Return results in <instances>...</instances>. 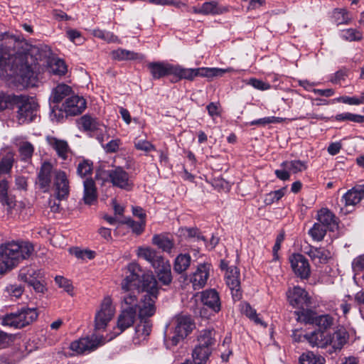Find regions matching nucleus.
<instances>
[{"mask_svg":"<svg viewBox=\"0 0 364 364\" xmlns=\"http://www.w3.org/2000/svg\"><path fill=\"white\" fill-rule=\"evenodd\" d=\"M36 48L20 36H10L0 43V68L19 75V82L25 88L38 87L41 82L35 72L37 58Z\"/></svg>","mask_w":364,"mask_h":364,"instance_id":"1","label":"nucleus"},{"mask_svg":"<svg viewBox=\"0 0 364 364\" xmlns=\"http://www.w3.org/2000/svg\"><path fill=\"white\" fill-rule=\"evenodd\" d=\"M34 247L28 241L8 242L0 245V274L16 267L33 254Z\"/></svg>","mask_w":364,"mask_h":364,"instance_id":"2","label":"nucleus"},{"mask_svg":"<svg viewBox=\"0 0 364 364\" xmlns=\"http://www.w3.org/2000/svg\"><path fill=\"white\" fill-rule=\"evenodd\" d=\"M233 71L234 69L230 67L228 68L207 67L184 68L179 65H173L172 78L169 80L171 82H176L182 79L193 81L197 77H207L212 80L214 77H222L224 74Z\"/></svg>","mask_w":364,"mask_h":364,"instance_id":"3","label":"nucleus"},{"mask_svg":"<svg viewBox=\"0 0 364 364\" xmlns=\"http://www.w3.org/2000/svg\"><path fill=\"white\" fill-rule=\"evenodd\" d=\"M141 284V286L136 289L137 293H139L140 289L146 293L142 299V306L140 309L141 315H154L156 312L155 302L159 291L158 282L151 272L143 274Z\"/></svg>","mask_w":364,"mask_h":364,"instance_id":"4","label":"nucleus"},{"mask_svg":"<svg viewBox=\"0 0 364 364\" xmlns=\"http://www.w3.org/2000/svg\"><path fill=\"white\" fill-rule=\"evenodd\" d=\"M215 331L213 329H204L197 336V343L192 350V358L194 364H205L212 353V347L214 346Z\"/></svg>","mask_w":364,"mask_h":364,"instance_id":"5","label":"nucleus"},{"mask_svg":"<svg viewBox=\"0 0 364 364\" xmlns=\"http://www.w3.org/2000/svg\"><path fill=\"white\" fill-rule=\"evenodd\" d=\"M13 107L17 109L16 119L19 124H28L36 117L38 104L35 98L26 95H13Z\"/></svg>","mask_w":364,"mask_h":364,"instance_id":"6","label":"nucleus"},{"mask_svg":"<svg viewBox=\"0 0 364 364\" xmlns=\"http://www.w3.org/2000/svg\"><path fill=\"white\" fill-rule=\"evenodd\" d=\"M38 316V314L36 308L23 306L16 312L4 316L1 323L4 326L21 328L32 323Z\"/></svg>","mask_w":364,"mask_h":364,"instance_id":"7","label":"nucleus"},{"mask_svg":"<svg viewBox=\"0 0 364 364\" xmlns=\"http://www.w3.org/2000/svg\"><path fill=\"white\" fill-rule=\"evenodd\" d=\"M115 313V307L112 304L110 296H105L101 304L100 310L96 313L95 318V327L96 330H102L106 328L108 323L112 319Z\"/></svg>","mask_w":364,"mask_h":364,"instance_id":"8","label":"nucleus"},{"mask_svg":"<svg viewBox=\"0 0 364 364\" xmlns=\"http://www.w3.org/2000/svg\"><path fill=\"white\" fill-rule=\"evenodd\" d=\"M62 107L66 116H76L85 111L87 102L82 96L75 92H68Z\"/></svg>","mask_w":364,"mask_h":364,"instance_id":"9","label":"nucleus"},{"mask_svg":"<svg viewBox=\"0 0 364 364\" xmlns=\"http://www.w3.org/2000/svg\"><path fill=\"white\" fill-rule=\"evenodd\" d=\"M102 337L92 336L82 338L70 343V348L77 354L90 353L104 344Z\"/></svg>","mask_w":364,"mask_h":364,"instance_id":"10","label":"nucleus"},{"mask_svg":"<svg viewBox=\"0 0 364 364\" xmlns=\"http://www.w3.org/2000/svg\"><path fill=\"white\" fill-rule=\"evenodd\" d=\"M109 178L114 186L129 191L134 183L129 174L121 166H116L107 172Z\"/></svg>","mask_w":364,"mask_h":364,"instance_id":"11","label":"nucleus"},{"mask_svg":"<svg viewBox=\"0 0 364 364\" xmlns=\"http://www.w3.org/2000/svg\"><path fill=\"white\" fill-rule=\"evenodd\" d=\"M53 177V188L55 197L59 200L67 198L70 193V182L66 173L60 169H55Z\"/></svg>","mask_w":364,"mask_h":364,"instance_id":"12","label":"nucleus"},{"mask_svg":"<svg viewBox=\"0 0 364 364\" xmlns=\"http://www.w3.org/2000/svg\"><path fill=\"white\" fill-rule=\"evenodd\" d=\"M127 275L122 281L121 287L123 291H129L137 289L138 282L141 269L136 262H132L127 265Z\"/></svg>","mask_w":364,"mask_h":364,"instance_id":"13","label":"nucleus"},{"mask_svg":"<svg viewBox=\"0 0 364 364\" xmlns=\"http://www.w3.org/2000/svg\"><path fill=\"white\" fill-rule=\"evenodd\" d=\"M240 275L239 269L235 266L230 267L225 272L226 284L231 290L232 298L235 300H240L242 297Z\"/></svg>","mask_w":364,"mask_h":364,"instance_id":"14","label":"nucleus"},{"mask_svg":"<svg viewBox=\"0 0 364 364\" xmlns=\"http://www.w3.org/2000/svg\"><path fill=\"white\" fill-rule=\"evenodd\" d=\"M152 316L153 315H141V313L139 312V321L135 327V333L133 337V341L134 343H141V342L146 340L150 335L152 328V323L149 318Z\"/></svg>","mask_w":364,"mask_h":364,"instance_id":"15","label":"nucleus"},{"mask_svg":"<svg viewBox=\"0 0 364 364\" xmlns=\"http://www.w3.org/2000/svg\"><path fill=\"white\" fill-rule=\"evenodd\" d=\"M291 267L294 273L301 278L306 279L310 275V266L307 259L301 254H293L289 257Z\"/></svg>","mask_w":364,"mask_h":364,"instance_id":"16","label":"nucleus"},{"mask_svg":"<svg viewBox=\"0 0 364 364\" xmlns=\"http://www.w3.org/2000/svg\"><path fill=\"white\" fill-rule=\"evenodd\" d=\"M287 298L294 307L304 308L311 304V298L308 293L299 287H294L287 292Z\"/></svg>","mask_w":364,"mask_h":364,"instance_id":"17","label":"nucleus"},{"mask_svg":"<svg viewBox=\"0 0 364 364\" xmlns=\"http://www.w3.org/2000/svg\"><path fill=\"white\" fill-rule=\"evenodd\" d=\"M210 267L209 264H200L191 274L190 282L195 290L200 289L205 286L209 277Z\"/></svg>","mask_w":364,"mask_h":364,"instance_id":"18","label":"nucleus"},{"mask_svg":"<svg viewBox=\"0 0 364 364\" xmlns=\"http://www.w3.org/2000/svg\"><path fill=\"white\" fill-rule=\"evenodd\" d=\"M147 68L155 80L164 77L172 78L173 65L164 62H151L148 63Z\"/></svg>","mask_w":364,"mask_h":364,"instance_id":"19","label":"nucleus"},{"mask_svg":"<svg viewBox=\"0 0 364 364\" xmlns=\"http://www.w3.org/2000/svg\"><path fill=\"white\" fill-rule=\"evenodd\" d=\"M53 172V165L50 162L45 161L42 164L38 174L37 183L43 192L49 191Z\"/></svg>","mask_w":364,"mask_h":364,"instance_id":"20","label":"nucleus"},{"mask_svg":"<svg viewBox=\"0 0 364 364\" xmlns=\"http://www.w3.org/2000/svg\"><path fill=\"white\" fill-rule=\"evenodd\" d=\"M124 294L122 298L120 309L129 311H135L136 314L138 312L139 314L142 306V299L139 301L138 296L134 290L124 291Z\"/></svg>","mask_w":364,"mask_h":364,"instance_id":"21","label":"nucleus"},{"mask_svg":"<svg viewBox=\"0 0 364 364\" xmlns=\"http://www.w3.org/2000/svg\"><path fill=\"white\" fill-rule=\"evenodd\" d=\"M317 220L318 223L326 228L329 231H335L338 228V219L328 208H321L318 211Z\"/></svg>","mask_w":364,"mask_h":364,"instance_id":"22","label":"nucleus"},{"mask_svg":"<svg viewBox=\"0 0 364 364\" xmlns=\"http://www.w3.org/2000/svg\"><path fill=\"white\" fill-rule=\"evenodd\" d=\"M328 338L329 345L336 351L340 350L347 343L349 335L343 326H338L332 335H328Z\"/></svg>","mask_w":364,"mask_h":364,"instance_id":"23","label":"nucleus"},{"mask_svg":"<svg viewBox=\"0 0 364 364\" xmlns=\"http://www.w3.org/2000/svg\"><path fill=\"white\" fill-rule=\"evenodd\" d=\"M156 276L163 284L168 285L172 282L171 264L168 260L163 258L153 267Z\"/></svg>","mask_w":364,"mask_h":364,"instance_id":"24","label":"nucleus"},{"mask_svg":"<svg viewBox=\"0 0 364 364\" xmlns=\"http://www.w3.org/2000/svg\"><path fill=\"white\" fill-rule=\"evenodd\" d=\"M364 198V184H358L348 190L342 197L345 206H355Z\"/></svg>","mask_w":364,"mask_h":364,"instance_id":"25","label":"nucleus"},{"mask_svg":"<svg viewBox=\"0 0 364 364\" xmlns=\"http://www.w3.org/2000/svg\"><path fill=\"white\" fill-rule=\"evenodd\" d=\"M77 124L80 129L90 133L101 131L103 127V124L97 118L90 114L82 116L77 120Z\"/></svg>","mask_w":364,"mask_h":364,"instance_id":"26","label":"nucleus"},{"mask_svg":"<svg viewBox=\"0 0 364 364\" xmlns=\"http://www.w3.org/2000/svg\"><path fill=\"white\" fill-rule=\"evenodd\" d=\"M308 255L316 265L324 264L331 258V253L324 247H311Z\"/></svg>","mask_w":364,"mask_h":364,"instance_id":"27","label":"nucleus"},{"mask_svg":"<svg viewBox=\"0 0 364 364\" xmlns=\"http://www.w3.org/2000/svg\"><path fill=\"white\" fill-rule=\"evenodd\" d=\"M203 304L215 312L220 310V300L218 293L215 289L205 290L201 294Z\"/></svg>","mask_w":364,"mask_h":364,"instance_id":"28","label":"nucleus"},{"mask_svg":"<svg viewBox=\"0 0 364 364\" xmlns=\"http://www.w3.org/2000/svg\"><path fill=\"white\" fill-rule=\"evenodd\" d=\"M48 144L56 151L58 156L65 160L70 151L68 144L66 141L57 139L54 136H47Z\"/></svg>","mask_w":364,"mask_h":364,"instance_id":"29","label":"nucleus"},{"mask_svg":"<svg viewBox=\"0 0 364 364\" xmlns=\"http://www.w3.org/2000/svg\"><path fill=\"white\" fill-rule=\"evenodd\" d=\"M304 338L312 346H317L323 348L329 345L330 338H328V335L321 331H315L306 334Z\"/></svg>","mask_w":364,"mask_h":364,"instance_id":"30","label":"nucleus"},{"mask_svg":"<svg viewBox=\"0 0 364 364\" xmlns=\"http://www.w3.org/2000/svg\"><path fill=\"white\" fill-rule=\"evenodd\" d=\"M195 325L191 317L179 316L176 317L174 329L178 333L186 337L194 328Z\"/></svg>","mask_w":364,"mask_h":364,"instance_id":"31","label":"nucleus"},{"mask_svg":"<svg viewBox=\"0 0 364 364\" xmlns=\"http://www.w3.org/2000/svg\"><path fill=\"white\" fill-rule=\"evenodd\" d=\"M136 314L135 311H129L124 309L120 310V313L117 318V328L122 333L126 329L131 327L136 319Z\"/></svg>","mask_w":364,"mask_h":364,"instance_id":"32","label":"nucleus"},{"mask_svg":"<svg viewBox=\"0 0 364 364\" xmlns=\"http://www.w3.org/2000/svg\"><path fill=\"white\" fill-rule=\"evenodd\" d=\"M137 255L149 262L152 267L156 266L164 258L158 255L156 250L148 247H139L137 250Z\"/></svg>","mask_w":364,"mask_h":364,"instance_id":"33","label":"nucleus"},{"mask_svg":"<svg viewBox=\"0 0 364 364\" xmlns=\"http://www.w3.org/2000/svg\"><path fill=\"white\" fill-rule=\"evenodd\" d=\"M112 58L118 61L130 60H143L144 55L141 53L128 50L124 48H118L111 53Z\"/></svg>","mask_w":364,"mask_h":364,"instance_id":"34","label":"nucleus"},{"mask_svg":"<svg viewBox=\"0 0 364 364\" xmlns=\"http://www.w3.org/2000/svg\"><path fill=\"white\" fill-rule=\"evenodd\" d=\"M42 273L41 270L36 269L31 267H24L19 270V280L27 283L28 285L36 279H41Z\"/></svg>","mask_w":364,"mask_h":364,"instance_id":"35","label":"nucleus"},{"mask_svg":"<svg viewBox=\"0 0 364 364\" xmlns=\"http://www.w3.org/2000/svg\"><path fill=\"white\" fill-rule=\"evenodd\" d=\"M83 200L85 204L91 205L97 197L95 181L92 179H86L84 183Z\"/></svg>","mask_w":364,"mask_h":364,"instance_id":"36","label":"nucleus"},{"mask_svg":"<svg viewBox=\"0 0 364 364\" xmlns=\"http://www.w3.org/2000/svg\"><path fill=\"white\" fill-rule=\"evenodd\" d=\"M228 8L216 1H207L202 4L203 15H220L228 11Z\"/></svg>","mask_w":364,"mask_h":364,"instance_id":"37","label":"nucleus"},{"mask_svg":"<svg viewBox=\"0 0 364 364\" xmlns=\"http://www.w3.org/2000/svg\"><path fill=\"white\" fill-rule=\"evenodd\" d=\"M14 153L6 151L0 157V175L9 173L14 163Z\"/></svg>","mask_w":364,"mask_h":364,"instance_id":"38","label":"nucleus"},{"mask_svg":"<svg viewBox=\"0 0 364 364\" xmlns=\"http://www.w3.org/2000/svg\"><path fill=\"white\" fill-rule=\"evenodd\" d=\"M191 257L188 254H180L175 259L173 270L178 274L186 272L190 267Z\"/></svg>","mask_w":364,"mask_h":364,"instance_id":"39","label":"nucleus"},{"mask_svg":"<svg viewBox=\"0 0 364 364\" xmlns=\"http://www.w3.org/2000/svg\"><path fill=\"white\" fill-rule=\"evenodd\" d=\"M152 243L168 253L171 252L174 246L173 241L163 235H154L152 237Z\"/></svg>","mask_w":364,"mask_h":364,"instance_id":"40","label":"nucleus"},{"mask_svg":"<svg viewBox=\"0 0 364 364\" xmlns=\"http://www.w3.org/2000/svg\"><path fill=\"white\" fill-rule=\"evenodd\" d=\"M18 153L21 161H29L34 152L33 145L27 141H21L17 144Z\"/></svg>","mask_w":364,"mask_h":364,"instance_id":"41","label":"nucleus"},{"mask_svg":"<svg viewBox=\"0 0 364 364\" xmlns=\"http://www.w3.org/2000/svg\"><path fill=\"white\" fill-rule=\"evenodd\" d=\"M348 70L343 68L331 76L330 81L334 85L346 87L348 84Z\"/></svg>","mask_w":364,"mask_h":364,"instance_id":"42","label":"nucleus"},{"mask_svg":"<svg viewBox=\"0 0 364 364\" xmlns=\"http://www.w3.org/2000/svg\"><path fill=\"white\" fill-rule=\"evenodd\" d=\"M281 167L284 169H288L289 171L293 173H297L306 169L307 166L306 162L300 160L285 161L281 164Z\"/></svg>","mask_w":364,"mask_h":364,"instance_id":"43","label":"nucleus"},{"mask_svg":"<svg viewBox=\"0 0 364 364\" xmlns=\"http://www.w3.org/2000/svg\"><path fill=\"white\" fill-rule=\"evenodd\" d=\"M333 18L337 26L348 25L351 22L348 11L345 9H335L333 12Z\"/></svg>","mask_w":364,"mask_h":364,"instance_id":"44","label":"nucleus"},{"mask_svg":"<svg viewBox=\"0 0 364 364\" xmlns=\"http://www.w3.org/2000/svg\"><path fill=\"white\" fill-rule=\"evenodd\" d=\"M324 362L325 360L322 356L316 355L311 351L304 353L299 357L301 364H324Z\"/></svg>","mask_w":364,"mask_h":364,"instance_id":"45","label":"nucleus"},{"mask_svg":"<svg viewBox=\"0 0 364 364\" xmlns=\"http://www.w3.org/2000/svg\"><path fill=\"white\" fill-rule=\"evenodd\" d=\"M340 37L346 41H359L362 39V33L355 28H347L341 31Z\"/></svg>","mask_w":364,"mask_h":364,"instance_id":"46","label":"nucleus"},{"mask_svg":"<svg viewBox=\"0 0 364 364\" xmlns=\"http://www.w3.org/2000/svg\"><path fill=\"white\" fill-rule=\"evenodd\" d=\"M327 228L323 226L321 223H316L313 227L309 230V234L312 239L315 241H322L326 234Z\"/></svg>","mask_w":364,"mask_h":364,"instance_id":"47","label":"nucleus"},{"mask_svg":"<svg viewBox=\"0 0 364 364\" xmlns=\"http://www.w3.org/2000/svg\"><path fill=\"white\" fill-rule=\"evenodd\" d=\"M246 84L252 86L255 89L262 91L269 89H277L274 85H272L267 80H262L255 77H251L247 80Z\"/></svg>","mask_w":364,"mask_h":364,"instance_id":"48","label":"nucleus"},{"mask_svg":"<svg viewBox=\"0 0 364 364\" xmlns=\"http://www.w3.org/2000/svg\"><path fill=\"white\" fill-rule=\"evenodd\" d=\"M301 309V311L297 312L299 319L306 323L315 324L318 316L316 314L310 309H305L304 307Z\"/></svg>","mask_w":364,"mask_h":364,"instance_id":"49","label":"nucleus"},{"mask_svg":"<svg viewBox=\"0 0 364 364\" xmlns=\"http://www.w3.org/2000/svg\"><path fill=\"white\" fill-rule=\"evenodd\" d=\"M242 311L250 319L254 321L256 323L260 324L264 327L267 324L264 323L257 316L256 311L252 308L249 304H244L242 306Z\"/></svg>","mask_w":364,"mask_h":364,"instance_id":"50","label":"nucleus"},{"mask_svg":"<svg viewBox=\"0 0 364 364\" xmlns=\"http://www.w3.org/2000/svg\"><path fill=\"white\" fill-rule=\"evenodd\" d=\"M334 323V318L328 314L318 316L316 320L315 325L318 326L320 328L326 330L331 328Z\"/></svg>","mask_w":364,"mask_h":364,"instance_id":"51","label":"nucleus"},{"mask_svg":"<svg viewBox=\"0 0 364 364\" xmlns=\"http://www.w3.org/2000/svg\"><path fill=\"white\" fill-rule=\"evenodd\" d=\"M286 191L287 188L284 187L279 190L271 191L266 196L264 203L267 205H270L274 202L279 201L285 195Z\"/></svg>","mask_w":364,"mask_h":364,"instance_id":"52","label":"nucleus"},{"mask_svg":"<svg viewBox=\"0 0 364 364\" xmlns=\"http://www.w3.org/2000/svg\"><path fill=\"white\" fill-rule=\"evenodd\" d=\"M92 171V163L88 160H83L77 165V172L81 177L91 175Z\"/></svg>","mask_w":364,"mask_h":364,"instance_id":"53","label":"nucleus"},{"mask_svg":"<svg viewBox=\"0 0 364 364\" xmlns=\"http://www.w3.org/2000/svg\"><path fill=\"white\" fill-rule=\"evenodd\" d=\"M336 119L338 121L348 120V121H351V122H358V123L364 122V116L359 115V114H352V113H349V112L337 114L336 116Z\"/></svg>","mask_w":364,"mask_h":364,"instance_id":"54","label":"nucleus"},{"mask_svg":"<svg viewBox=\"0 0 364 364\" xmlns=\"http://www.w3.org/2000/svg\"><path fill=\"white\" fill-rule=\"evenodd\" d=\"M51 71L53 74L58 75H63L67 72V65L63 60L58 59L50 66Z\"/></svg>","mask_w":364,"mask_h":364,"instance_id":"55","label":"nucleus"},{"mask_svg":"<svg viewBox=\"0 0 364 364\" xmlns=\"http://www.w3.org/2000/svg\"><path fill=\"white\" fill-rule=\"evenodd\" d=\"M67 38L76 45H81L84 42V38L80 31L76 29H69L66 31Z\"/></svg>","mask_w":364,"mask_h":364,"instance_id":"56","label":"nucleus"},{"mask_svg":"<svg viewBox=\"0 0 364 364\" xmlns=\"http://www.w3.org/2000/svg\"><path fill=\"white\" fill-rule=\"evenodd\" d=\"M125 223L132 229V231L136 235H140L144 230L146 225V220H140L136 222L132 219H128L125 221Z\"/></svg>","mask_w":364,"mask_h":364,"instance_id":"57","label":"nucleus"},{"mask_svg":"<svg viewBox=\"0 0 364 364\" xmlns=\"http://www.w3.org/2000/svg\"><path fill=\"white\" fill-rule=\"evenodd\" d=\"M185 337L180 333H178L175 330L173 331L172 335L166 338V343L168 348L173 347L177 346L181 341H182Z\"/></svg>","mask_w":364,"mask_h":364,"instance_id":"58","label":"nucleus"},{"mask_svg":"<svg viewBox=\"0 0 364 364\" xmlns=\"http://www.w3.org/2000/svg\"><path fill=\"white\" fill-rule=\"evenodd\" d=\"M55 281L59 287L64 289V290L68 294H72L73 287L70 280L63 277L57 276L55 278Z\"/></svg>","mask_w":364,"mask_h":364,"instance_id":"59","label":"nucleus"},{"mask_svg":"<svg viewBox=\"0 0 364 364\" xmlns=\"http://www.w3.org/2000/svg\"><path fill=\"white\" fill-rule=\"evenodd\" d=\"M134 146L137 150L143 151L146 153L154 151L155 146L149 141L137 140L134 141Z\"/></svg>","mask_w":364,"mask_h":364,"instance_id":"60","label":"nucleus"},{"mask_svg":"<svg viewBox=\"0 0 364 364\" xmlns=\"http://www.w3.org/2000/svg\"><path fill=\"white\" fill-rule=\"evenodd\" d=\"M340 102L350 105H359L364 104V93L360 97H342L338 100Z\"/></svg>","mask_w":364,"mask_h":364,"instance_id":"61","label":"nucleus"},{"mask_svg":"<svg viewBox=\"0 0 364 364\" xmlns=\"http://www.w3.org/2000/svg\"><path fill=\"white\" fill-rule=\"evenodd\" d=\"M9 106L13 107V95H9L7 92H0V112Z\"/></svg>","mask_w":364,"mask_h":364,"instance_id":"62","label":"nucleus"},{"mask_svg":"<svg viewBox=\"0 0 364 364\" xmlns=\"http://www.w3.org/2000/svg\"><path fill=\"white\" fill-rule=\"evenodd\" d=\"M68 92H53L49 97L50 105L51 107L53 105L58 106V104L60 102H63Z\"/></svg>","mask_w":364,"mask_h":364,"instance_id":"63","label":"nucleus"},{"mask_svg":"<svg viewBox=\"0 0 364 364\" xmlns=\"http://www.w3.org/2000/svg\"><path fill=\"white\" fill-rule=\"evenodd\" d=\"M6 291L10 296L19 298L22 295L24 289L20 284H10L6 287Z\"/></svg>","mask_w":364,"mask_h":364,"instance_id":"64","label":"nucleus"}]
</instances>
